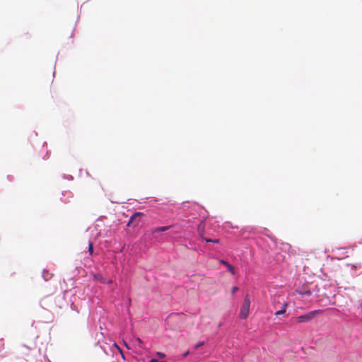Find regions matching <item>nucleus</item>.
<instances>
[{
  "mask_svg": "<svg viewBox=\"0 0 362 362\" xmlns=\"http://www.w3.org/2000/svg\"><path fill=\"white\" fill-rule=\"evenodd\" d=\"M204 345V341H201L198 344H197L195 346H194V349H197L198 348H199L201 346Z\"/></svg>",
  "mask_w": 362,
  "mask_h": 362,
  "instance_id": "9d476101",
  "label": "nucleus"
},
{
  "mask_svg": "<svg viewBox=\"0 0 362 362\" xmlns=\"http://www.w3.org/2000/svg\"><path fill=\"white\" fill-rule=\"evenodd\" d=\"M221 264H223V265H226L227 267V264H229L227 262H226L225 260H221L220 261Z\"/></svg>",
  "mask_w": 362,
  "mask_h": 362,
  "instance_id": "ddd939ff",
  "label": "nucleus"
},
{
  "mask_svg": "<svg viewBox=\"0 0 362 362\" xmlns=\"http://www.w3.org/2000/svg\"><path fill=\"white\" fill-rule=\"evenodd\" d=\"M198 229H199V235H200V236H201V238H202L203 240H205L207 243H219V240L218 239H210V238H204V235H204L203 231L201 230V225L199 226Z\"/></svg>",
  "mask_w": 362,
  "mask_h": 362,
  "instance_id": "20e7f679",
  "label": "nucleus"
},
{
  "mask_svg": "<svg viewBox=\"0 0 362 362\" xmlns=\"http://www.w3.org/2000/svg\"><path fill=\"white\" fill-rule=\"evenodd\" d=\"M150 362H158V360L156 358H152L150 360Z\"/></svg>",
  "mask_w": 362,
  "mask_h": 362,
  "instance_id": "4468645a",
  "label": "nucleus"
},
{
  "mask_svg": "<svg viewBox=\"0 0 362 362\" xmlns=\"http://www.w3.org/2000/svg\"><path fill=\"white\" fill-rule=\"evenodd\" d=\"M136 341H137L139 344H141V343L142 342V341H141V340L139 338H137V339H136Z\"/></svg>",
  "mask_w": 362,
  "mask_h": 362,
  "instance_id": "2eb2a0df",
  "label": "nucleus"
},
{
  "mask_svg": "<svg viewBox=\"0 0 362 362\" xmlns=\"http://www.w3.org/2000/svg\"><path fill=\"white\" fill-rule=\"evenodd\" d=\"M157 356H158L160 358H164L165 356V354L162 352H157Z\"/></svg>",
  "mask_w": 362,
  "mask_h": 362,
  "instance_id": "9b49d317",
  "label": "nucleus"
},
{
  "mask_svg": "<svg viewBox=\"0 0 362 362\" xmlns=\"http://www.w3.org/2000/svg\"><path fill=\"white\" fill-rule=\"evenodd\" d=\"M286 307H287V303H285V304L284 305V306H283V308H282L281 310H279V311H276V312L275 313V315H283V314H284V313H285V312H286Z\"/></svg>",
  "mask_w": 362,
  "mask_h": 362,
  "instance_id": "423d86ee",
  "label": "nucleus"
},
{
  "mask_svg": "<svg viewBox=\"0 0 362 362\" xmlns=\"http://www.w3.org/2000/svg\"><path fill=\"white\" fill-rule=\"evenodd\" d=\"M227 268L232 274H235L234 268L231 264H227Z\"/></svg>",
  "mask_w": 362,
  "mask_h": 362,
  "instance_id": "1a4fd4ad",
  "label": "nucleus"
},
{
  "mask_svg": "<svg viewBox=\"0 0 362 362\" xmlns=\"http://www.w3.org/2000/svg\"><path fill=\"white\" fill-rule=\"evenodd\" d=\"M250 300L247 295L244 299L243 305L240 311V317L243 319H246L248 317L250 312Z\"/></svg>",
  "mask_w": 362,
  "mask_h": 362,
  "instance_id": "f257e3e1",
  "label": "nucleus"
},
{
  "mask_svg": "<svg viewBox=\"0 0 362 362\" xmlns=\"http://www.w3.org/2000/svg\"><path fill=\"white\" fill-rule=\"evenodd\" d=\"M141 214H142L139 212L134 213L129 220L127 223V226H132L133 227H135L136 226H137L139 223V220L138 218L141 216Z\"/></svg>",
  "mask_w": 362,
  "mask_h": 362,
  "instance_id": "7ed1b4c3",
  "label": "nucleus"
},
{
  "mask_svg": "<svg viewBox=\"0 0 362 362\" xmlns=\"http://www.w3.org/2000/svg\"><path fill=\"white\" fill-rule=\"evenodd\" d=\"M238 290V287H237V286H233V287L232 288V291H231L232 294L235 293Z\"/></svg>",
  "mask_w": 362,
  "mask_h": 362,
  "instance_id": "f8f14e48",
  "label": "nucleus"
},
{
  "mask_svg": "<svg viewBox=\"0 0 362 362\" xmlns=\"http://www.w3.org/2000/svg\"><path fill=\"white\" fill-rule=\"evenodd\" d=\"M322 311L320 310L312 311L309 313H307L303 315H300L298 317V322L302 323L311 320L313 319L317 314L321 313Z\"/></svg>",
  "mask_w": 362,
  "mask_h": 362,
  "instance_id": "f03ea898",
  "label": "nucleus"
},
{
  "mask_svg": "<svg viewBox=\"0 0 362 362\" xmlns=\"http://www.w3.org/2000/svg\"><path fill=\"white\" fill-rule=\"evenodd\" d=\"M112 281L111 280H110V281H108V282H107V283H108V284H112Z\"/></svg>",
  "mask_w": 362,
  "mask_h": 362,
  "instance_id": "f3484780",
  "label": "nucleus"
},
{
  "mask_svg": "<svg viewBox=\"0 0 362 362\" xmlns=\"http://www.w3.org/2000/svg\"><path fill=\"white\" fill-rule=\"evenodd\" d=\"M188 354H189V352H188V351H187V352H186V353H185V354H184V356H187Z\"/></svg>",
  "mask_w": 362,
  "mask_h": 362,
  "instance_id": "dca6fc26",
  "label": "nucleus"
},
{
  "mask_svg": "<svg viewBox=\"0 0 362 362\" xmlns=\"http://www.w3.org/2000/svg\"><path fill=\"white\" fill-rule=\"evenodd\" d=\"M296 291H297L300 295H301V296H310V295H311V291H309V290L303 291L297 290Z\"/></svg>",
  "mask_w": 362,
  "mask_h": 362,
  "instance_id": "0eeeda50",
  "label": "nucleus"
},
{
  "mask_svg": "<svg viewBox=\"0 0 362 362\" xmlns=\"http://www.w3.org/2000/svg\"><path fill=\"white\" fill-rule=\"evenodd\" d=\"M170 228V226H169L157 227L153 230V233H158V232H164V231L168 230Z\"/></svg>",
  "mask_w": 362,
  "mask_h": 362,
  "instance_id": "39448f33",
  "label": "nucleus"
},
{
  "mask_svg": "<svg viewBox=\"0 0 362 362\" xmlns=\"http://www.w3.org/2000/svg\"><path fill=\"white\" fill-rule=\"evenodd\" d=\"M88 252L90 255L93 252V243L90 240L88 241Z\"/></svg>",
  "mask_w": 362,
  "mask_h": 362,
  "instance_id": "6e6552de",
  "label": "nucleus"
}]
</instances>
